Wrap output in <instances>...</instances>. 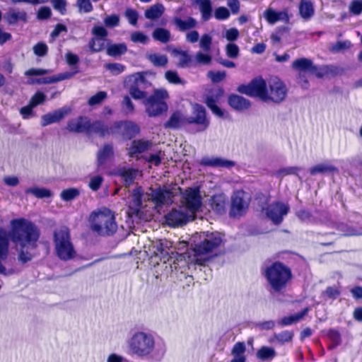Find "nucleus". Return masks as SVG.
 Returning a JSON list of instances; mask_svg holds the SVG:
<instances>
[{
	"instance_id": "nucleus-1",
	"label": "nucleus",
	"mask_w": 362,
	"mask_h": 362,
	"mask_svg": "<svg viewBox=\"0 0 362 362\" xmlns=\"http://www.w3.org/2000/svg\"><path fill=\"white\" fill-rule=\"evenodd\" d=\"M11 240L16 245L18 261L23 264L33 259L31 250L37 247L40 232L38 227L25 218L13 219L11 221Z\"/></svg>"
},
{
	"instance_id": "nucleus-2",
	"label": "nucleus",
	"mask_w": 362,
	"mask_h": 362,
	"mask_svg": "<svg viewBox=\"0 0 362 362\" xmlns=\"http://www.w3.org/2000/svg\"><path fill=\"white\" fill-rule=\"evenodd\" d=\"M148 201H151L156 207L169 204L172 202V193L160 187L151 189L150 193H144L141 187H136L132 190L128 201L132 214L140 216L142 208L146 206L144 203Z\"/></svg>"
},
{
	"instance_id": "nucleus-3",
	"label": "nucleus",
	"mask_w": 362,
	"mask_h": 362,
	"mask_svg": "<svg viewBox=\"0 0 362 362\" xmlns=\"http://www.w3.org/2000/svg\"><path fill=\"white\" fill-rule=\"evenodd\" d=\"M222 243V237L218 232L202 233L199 235V241L194 240L193 250L194 252V262L199 265H203L207 261L211 254Z\"/></svg>"
},
{
	"instance_id": "nucleus-4",
	"label": "nucleus",
	"mask_w": 362,
	"mask_h": 362,
	"mask_svg": "<svg viewBox=\"0 0 362 362\" xmlns=\"http://www.w3.org/2000/svg\"><path fill=\"white\" fill-rule=\"evenodd\" d=\"M90 221L92 230L100 235H113L117 229L115 215L107 208L93 211L90 214Z\"/></svg>"
},
{
	"instance_id": "nucleus-5",
	"label": "nucleus",
	"mask_w": 362,
	"mask_h": 362,
	"mask_svg": "<svg viewBox=\"0 0 362 362\" xmlns=\"http://www.w3.org/2000/svg\"><path fill=\"white\" fill-rule=\"evenodd\" d=\"M127 346L132 354L139 357L151 355L155 350L154 337L145 332H136L127 341Z\"/></svg>"
},
{
	"instance_id": "nucleus-6",
	"label": "nucleus",
	"mask_w": 362,
	"mask_h": 362,
	"mask_svg": "<svg viewBox=\"0 0 362 362\" xmlns=\"http://www.w3.org/2000/svg\"><path fill=\"white\" fill-rule=\"evenodd\" d=\"M265 276L270 286L276 292L284 289L292 277L290 268L279 262H274L267 267Z\"/></svg>"
},
{
	"instance_id": "nucleus-7",
	"label": "nucleus",
	"mask_w": 362,
	"mask_h": 362,
	"mask_svg": "<svg viewBox=\"0 0 362 362\" xmlns=\"http://www.w3.org/2000/svg\"><path fill=\"white\" fill-rule=\"evenodd\" d=\"M54 243L57 255L62 260L67 261L74 258L76 252L71 241L69 229L62 226L54 232Z\"/></svg>"
},
{
	"instance_id": "nucleus-8",
	"label": "nucleus",
	"mask_w": 362,
	"mask_h": 362,
	"mask_svg": "<svg viewBox=\"0 0 362 362\" xmlns=\"http://www.w3.org/2000/svg\"><path fill=\"white\" fill-rule=\"evenodd\" d=\"M153 247L156 249L154 253L156 257H160L164 263L168 262L171 270H177L185 266L184 256L178 253H174L172 249V243L167 240L157 242Z\"/></svg>"
},
{
	"instance_id": "nucleus-9",
	"label": "nucleus",
	"mask_w": 362,
	"mask_h": 362,
	"mask_svg": "<svg viewBox=\"0 0 362 362\" xmlns=\"http://www.w3.org/2000/svg\"><path fill=\"white\" fill-rule=\"evenodd\" d=\"M168 97V92H154L145 101L146 112L150 117L158 116L168 110V105L164 102Z\"/></svg>"
},
{
	"instance_id": "nucleus-10",
	"label": "nucleus",
	"mask_w": 362,
	"mask_h": 362,
	"mask_svg": "<svg viewBox=\"0 0 362 362\" xmlns=\"http://www.w3.org/2000/svg\"><path fill=\"white\" fill-rule=\"evenodd\" d=\"M194 215L188 212L185 207L180 206L178 209H173L165 216L166 223L172 227L182 226L191 220H193Z\"/></svg>"
},
{
	"instance_id": "nucleus-11",
	"label": "nucleus",
	"mask_w": 362,
	"mask_h": 362,
	"mask_svg": "<svg viewBox=\"0 0 362 362\" xmlns=\"http://www.w3.org/2000/svg\"><path fill=\"white\" fill-rule=\"evenodd\" d=\"M182 206L188 212L193 215L199 210L202 205V198L197 189H187L182 195Z\"/></svg>"
},
{
	"instance_id": "nucleus-12",
	"label": "nucleus",
	"mask_w": 362,
	"mask_h": 362,
	"mask_svg": "<svg viewBox=\"0 0 362 362\" xmlns=\"http://www.w3.org/2000/svg\"><path fill=\"white\" fill-rule=\"evenodd\" d=\"M264 211L268 218L274 224L279 225L282 222L284 216L288 213L289 206L288 204L276 202L269 204Z\"/></svg>"
},
{
	"instance_id": "nucleus-13",
	"label": "nucleus",
	"mask_w": 362,
	"mask_h": 362,
	"mask_svg": "<svg viewBox=\"0 0 362 362\" xmlns=\"http://www.w3.org/2000/svg\"><path fill=\"white\" fill-rule=\"evenodd\" d=\"M248 205L247 194L244 192L238 191L235 192L232 197L230 216H242L246 211Z\"/></svg>"
},
{
	"instance_id": "nucleus-14",
	"label": "nucleus",
	"mask_w": 362,
	"mask_h": 362,
	"mask_svg": "<svg viewBox=\"0 0 362 362\" xmlns=\"http://www.w3.org/2000/svg\"><path fill=\"white\" fill-rule=\"evenodd\" d=\"M71 112L69 106H64L41 117V126L46 127L53 123H58Z\"/></svg>"
},
{
	"instance_id": "nucleus-15",
	"label": "nucleus",
	"mask_w": 362,
	"mask_h": 362,
	"mask_svg": "<svg viewBox=\"0 0 362 362\" xmlns=\"http://www.w3.org/2000/svg\"><path fill=\"white\" fill-rule=\"evenodd\" d=\"M192 115L187 117V124H196L206 129L209 125V120L206 118L205 108L197 103L192 105Z\"/></svg>"
},
{
	"instance_id": "nucleus-16",
	"label": "nucleus",
	"mask_w": 362,
	"mask_h": 362,
	"mask_svg": "<svg viewBox=\"0 0 362 362\" xmlns=\"http://www.w3.org/2000/svg\"><path fill=\"white\" fill-rule=\"evenodd\" d=\"M292 68L298 71L300 73L308 71L315 74L318 78L323 76V74L319 71L318 67L313 64L312 60L310 59L304 57L296 59L292 63Z\"/></svg>"
},
{
	"instance_id": "nucleus-17",
	"label": "nucleus",
	"mask_w": 362,
	"mask_h": 362,
	"mask_svg": "<svg viewBox=\"0 0 362 362\" xmlns=\"http://www.w3.org/2000/svg\"><path fill=\"white\" fill-rule=\"evenodd\" d=\"M250 97L258 98L264 103H279L286 97V92H243Z\"/></svg>"
},
{
	"instance_id": "nucleus-18",
	"label": "nucleus",
	"mask_w": 362,
	"mask_h": 362,
	"mask_svg": "<svg viewBox=\"0 0 362 362\" xmlns=\"http://www.w3.org/2000/svg\"><path fill=\"white\" fill-rule=\"evenodd\" d=\"M46 99V96L43 92H36V93L30 98L28 105L21 108L20 113L24 119H28L35 116L33 109L36 106L42 104Z\"/></svg>"
},
{
	"instance_id": "nucleus-19",
	"label": "nucleus",
	"mask_w": 362,
	"mask_h": 362,
	"mask_svg": "<svg viewBox=\"0 0 362 362\" xmlns=\"http://www.w3.org/2000/svg\"><path fill=\"white\" fill-rule=\"evenodd\" d=\"M220 95L207 94L204 97V103L211 112L218 117L223 119H229L230 115L226 111L222 110L218 106L219 103Z\"/></svg>"
},
{
	"instance_id": "nucleus-20",
	"label": "nucleus",
	"mask_w": 362,
	"mask_h": 362,
	"mask_svg": "<svg viewBox=\"0 0 362 362\" xmlns=\"http://www.w3.org/2000/svg\"><path fill=\"white\" fill-rule=\"evenodd\" d=\"M202 166L230 169L235 166V162L221 157H203L200 162Z\"/></svg>"
},
{
	"instance_id": "nucleus-21",
	"label": "nucleus",
	"mask_w": 362,
	"mask_h": 362,
	"mask_svg": "<svg viewBox=\"0 0 362 362\" xmlns=\"http://www.w3.org/2000/svg\"><path fill=\"white\" fill-rule=\"evenodd\" d=\"M4 19L9 25H16L19 21L25 23L28 22V14L25 11H16L10 8L4 13Z\"/></svg>"
},
{
	"instance_id": "nucleus-22",
	"label": "nucleus",
	"mask_w": 362,
	"mask_h": 362,
	"mask_svg": "<svg viewBox=\"0 0 362 362\" xmlns=\"http://www.w3.org/2000/svg\"><path fill=\"white\" fill-rule=\"evenodd\" d=\"M88 118L86 117H78L69 120L66 129L71 132L81 133L86 132L88 127Z\"/></svg>"
},
{
	"instance_id": "nucleus-23",
	"label": "nucleus",
	"mask_w": 362,
	"mask_h": 362,
	"mask_svg": "<svg viewBox=\"0 0 362 362\" xmlns=\"http://www.w3.org/2000/svg\"><path fill=\"white\" fill-rule=\"evenodd\" d=\"M228 104L233 110L238 112L245 111L251 106L250 100L236 94H232L228 97Z\"/></svg>"
},
{
	"instance_id": "nucleus-24",
	"label": "nucleus",
	"mask_w": 362,
	"mask_h": 362,
	"mask_svg": "<svg viewBox=\"0 0 362 362\" xmlns=\"http://www.w3.org/2000/svg\"><path fill=\"white\" fill-rule=\"evenodd\" d=\"M311 175L315 176L318 174H338L339 169L329 162L318 163L309 169Z\"/></svg>"
},
{
	"instance_id": "nucleus-25",
	"label": "nucleus",
	"mask_w": 362,
	"mask_h": 362,
	"mask_svg": "<svg viewBox=\"0 0 362 362\" xmlns=\"http://www.w3.org/2000/svg\"><path fill=\"white\" fill-rule=\"evenodd\" d=\"M236 90H268L267 83L262 76L255 77L247 84L240 85Z\"/></svg>"
},
{
	"instance_id": "nucleus-26",
	"label": "nucleus",
	"mask_w": 362,
	"mask_h": 362,
	"mask_svg": "<svg viewBox=\"0 0 362 362\" xmlns=\"http://www.w3.org/2000/svg\"><path fill=\"white\" fill-rule=\"evenodd\" d=\"M116 130L112 128L109 129L108 127L101 121H95L93 123L88 119V134H96L100 136H105L110 133H115Z\"/></svg>"
},
{
	"instance_id": "nucleus-27",
	"label": "nucleus",
	"mask_w": 362,
	"mask_h": 362,
	"mask_svg": "<svg viewBox=\"0 0 362 362\" xmlns=\"http://www.w3.org/2000/svg\"><path fill=\"white\" fill-rule=\"evenodd\" d=\"M152 143L144 139L134 140L129 148L128 154L130 157H135L149 149Z\"/></svg>"
},
{
	"instance_id": "nucleus-28",
	"label": "nucleus",
	"mask_w": 362,
	"mask_h": 362,
	"mask_svg": "<svg viewBox=\"0 0 362 362\" xmlns=\"http://www.w3.org/2000/svg\"><path fill=\"white\" fill-rule=\"evenodd\" d=\"M185 124H187V117L184 116L180 111H175L164 124V127L175 129L180 128Z\"/></svg>"
},
{
	"instance_id": "nucleus-29",
	"label": "nucleus",
	"mask_w": 362,
	"mask_h": 362,
	"mask_svg": "<svg viewBox=\"0 0 362 362\" xmlns=\"http://www.w3.org/2000/svg\"><path fill=\"white\" fill-rule=\"evenodd\" d=\"M112 129H120L122 134L130 139L139 132L137 125L132 122H118L113 124Z\"/></svg>"
},
{
	"instance_id": "nucleus-30",
	"label": "nucleus",
	"mask_w": 362,
	"mask_h": 362,
	"mask_svg": "<svg viewBox=\"0 0 362 362\" xmlns=\"http://www.w3.org/2000/svg\"><path fill=\"white\" fill-rule=\"evenodd\" d=\"M138 173L139 171L134 168H123L117 171V175L121 177L126 186H129L134 183Z\"/></svg>"
},
{
	"instance_id": "nucleus-31",
	"label": "nucleus",
	"mask_w": 362,
	"mask_h": 362,
	"mask_svg": "<svg viewBox=\"0 0 362 362\" xmlns=\"http://www.w3.org/2000/svg\"><path fill=\"white\" fill-rule=\"evenodd\" d=\"M73 74L69 72L59 74L57 75H52L48 76H44L41 78L33 80V83H37L38 84H52L64 79L70 78Z\"/></svg>"
},
{
	"instance_id": "nucleus-32",
	"label": "nucleus",
	"mask_w": 362,
	"mask_h": 362,
	"mask_svg": "<svg viewBox=\"0 0 362 362\" xmlns=\"http://www.w3.org/2000/svg\"><path fill=\"white\" fill-rule=\"evenodd\" d=\"M298 10L300 16L305 20L310 19L315 13L313 4L308 0H300Z\"/></svg>"
},
{
	"instance_id": "nucleus-33",
	"label": "nucleus",
	"mask_w": 362,
	"mask_h": 362,
	"mask_svg": "<svg viewBox=\"0 0 362 362\" xmlns=\"http://www.w3.org/2000/svg\"><path fill=\"white\" fill-rule=\"evenodd\" d=\"M132 78H133L134 86H132L129 90H140L139 86L148 88L151 86V83L146 79V74L143 72L136 73Z\"/></svg>"
},
{
	"instance_id": "nucleus-34",
	"label": "nucleus",
	"mask_w": 362,
	"mask_h": 362,
	"mask_svg": "<svg viewBox=\"0 0 362 362\" xmlns=\"http://www.w3.org/2000/svg\"><path fill=\"white\" fill-rule=\"evenodd\" d=\"M226 197L223 194H216L211 199V206L218 214H223L226 210Z\"/></svg>"
},
{
	"instance_id": "nucleus-35",
	"label": "nucleus",
	"mask_w": 362,
	"mask_h": 362,
	"mask_svg": "<svg viewBox=\"0 0 362 362\" xmlns=\"http://www.w3.org/2000/svg\"><path fill=\"white\" fill-rule=\"evenodd\" d=\"M10 233L0 229V259H6L8 254Z\"/></svg>"
},
{
	"instance_id": "nucleus-36",
	"label": "nucleus",
	"mask_w": 362,
	"mask_h": 362,
	"mask_svg": "<svg viewBox=\"0 0 362 362\" xmlns=\"http://www.w3.org/2000/svg\"><path fill=\"white\" fill-rule=\"evenodd\" d=\"M334 228L341 233L342 235H360L362 233L356 228L343 222L333 223Z\"/></svg>"
},
{
	"instance_id": "nucleus-37",
	"label": "nucleus",
	"mask_w": 362,
	"mask_h": 362,
	"mask_svg": "<svg viewBox=\"0 0 362 362\" xmlns=\"http://www.w3.org/2000/svg\"><path fill=\"white\" fill-rule=\"evenodd\" d=\"M165 8L163 4H156L150 6L145 11L144 16L146 18L156 20L159 18L164 13Z\"/></svg>"
},
{
	"instance_id": "nucleus-38",
	"label": "nucleus",
	"mask_w": 362,
	"mask_h": 362,
	"mask_svg": "<svg viewBox=\"0 0 362 362\" xmlns=\"http://www.w3.org/2000/svg\"><path fill=\"white\" fill-rule=\"evenodd\" d=\"M113 147L111 144H105L98 153V163L99 165H103L108 159L113 156Z\"/></svg>"
},
{
	"instance_id": "nucleus-39",
	"label": "nucleus",
	"mask_w": 362,
	"mask_h": 362,
	"mask_svg": "<svg viewBox=\"0 0 362 362\" xmlns=\"http://www.w3.org/2000/svg\"><path fill=\"white\" fill-rule=\"evenodd\" d=\"M174 23L180 31L192 29L197 25V21L192 17H188L187 20L176 17L174 18Z\"/></svg>"
},
{
	"instance_id": "nucleus-40",
	"label": "nucleus",
	"mask_w": 362,
	"mask_h": 362,
	"mask_svg": "<svg viewBox=\"0 0 362 362\" xmlns=\"http://www.w3.org/2000/svg\"><path fill=\"white\" fill-rule=\"evenodd\" d=\"M282 15L287 17V13L286 12H276L271 8L266 9L264 12L265 19L270 24H274L280 21Z\"/></svg>"
},
{
	"instance_id": "nucleus-41",
	"label": "nucleus",
	"mask_w": 362,
	"mask_h": 362,
	"mask_svg": "<svg viewBox=\"0 0 362 362\" xmlns=\"http://www.w3.org/2000/svg\"><path fill=\"white\" fill-rule=\"evenodd\" d=\"M307 312L308 309L305 308L300 313H298L293 315L284 317L279 322V324L281 326H288L294 324L300 321L305 315Z\"/></svg>"
},
{
	"instance_id": "nucleus-42",
	"label": "nucleus",
	"mask_w": 362,
	"mask_h": 362,
	"mask_svg": "<svg viewBox=\"0 0 362 362\" xmlns=\"http://www.w3.org/2000/svg\"><path fill=\"white\" fill-rule=\"evenodd\" d=\"M25 194H31L38 199L48 198L52 195V192L44 187H30L25 189Z\"/></svg>"
},
{
	"instance_id": "nucleus-43",
	"label": "nucleus",
	"mask_w": 362,
	"mask_h": 362,
	"mask_svg": "<svg viewBox=\"0 0 362 362\" xmlns=\"http://www.w3.org/2000/svg\"><path fill=\"white\" fill-rule=\"evenodd\" d=\"M127 47L124 43L113 44L107 47V54L110 57H117L126 53Z\"/></svg>"
},
{
	"instance_id": "nucleus-44",
	"label": "nucleus",
	"mask_w": 362,
	"mask_h": 362,
	"mask_svg": "<svg viewBox=\"0 0 362 362\" xmlns=\"http://www.w3.org/2000/svg\"><path fill=\"white\" fill-rule=\"evenodd\" d=\"M106 37H92L88 46L93 52H100L105 48Z\"/></svg>"
},
{
	"instance_id": "nucleus-45",
	"label": "nucleus",
	"mask_w": 362,
	"mask_h": 362,
	"mask_svg": "<svg viewBox=\"0 0 362 362\" xmlns=\"http://www.w3.org/2000/svg\"><path fill=\"white\" fill-rule=\"evenodd\" d=\"M174 52L180 55L178 66L182 68L189 67L192 64V57L187 51L175 49Z\"/></svg>"
},
{
	"instance_id": "nucleus-46",
	"label": "nucleus",
	"mask_w": 362,
	"mask_h": 362,
	"mask_svg": "<svg viewBox=\"0 0 362 362\" xmlns=\"http://www.w3.org/2000/svg\"><path fill=\"white\" fill-rule=\"evenodd\" d=\"M276 354L274 349L269 346H262L257 352V358L262 361L272 360Z\"/></svg>"
},
{
	"instance_id": "nucleus-47",
	"label": "nucleus",
	"mask_w": 362,
	"mask_h": 362,
	"mask_svg": "<svg viewBox=\"0 0 362 362\" xmlns=\"http://www.w3.org/2000/svg\"><path fill=\"white\" fill-rule=\"evenodd\" d=\"M199 10L202 13V19L205 21H209L211 17L212 6L210 0H200Z\"/></svg>"
},
{
	"instance_id": "nucleus-48",
	"label": "nucleus",
	"mask_w": 362,
	"mask_h": 362,
	"mask_svg": "<svg viewBox=\"0 0 362 362\" xmlns=\"http://www.w3.org/2000/svg\"><path fill=\"white\" fill-rule=\"evenodd\" d=\"M153 37L158 41H160L163 43H166L170 39V33L165 28H157L153 33Z\"/></svg>"
},
{
	"instance_id": "nucleus-49",
	"label": "nucleus",
	"mask_w": 362,
	"mask_h": 362,
	"mask_svg": "<svg viewBox=\"0 0 362 362\" xmlns=\"http://www.w3.org/2000/svg\"><path fill=\"white\" fill-rule=\"evenodd\" d=\"M147 59L157 67L165 66L168 64V57L164 54H150Z\"/></svg>"
},
{
	"instance_id": "nucleus-50",
	"label": "nucleus",
	"mask_w": 362,
	"mask_h": 362,
	"mask_svg": "<svg viewBox=\"0 0 362 362\" xmlns=\"http://www.w3.org/2000/svg\"><path fill=\"white\" fill-rule=\"evenodd\" d=\"M301 170V168L297 166L286 167L279 169L276 171V175L277 177H283L289 175H295L298 176V172Z\"/></svg>"
},
{
	"instance_id": "nucleus-51",
	"label": "nucleus",
	"mask_w": 362,
	"mask_h": 362,
	"mask_svg": "<svg viewBox=\"0 0 362 362\" xmlns=\"http://www.w3.org/2000/svg\"><path fill=\"white\" fill-rule=\"evenodd\" d=\"M80 194L78 189L75 188H69L64 189L61 192V198L66 202L71 201L76 198Z\"/></svg>"
},
{
	"instance_id": "nucleus-52",
	"label": "nucleus",
	"mask_w": 362,
	"mask_h": 362,
	"mask_svg": "<svg viewBox=\"0 0 362 362\" xmlns=\"http://www.w3.org/2000/svg\"><path fill=\"white\" fill-rule=\"evenodd\" d=\"M269 90H286L284 83L278 77H272L268 81Z\"/></svg>"
},
{
	"instance_id": "nucleus-53",
	"label": "nucleus",
	"mask_w": 362,
	"mask_h": 362,
	"mask_svg": "<svg viewBox=\"0 0 362 362\" xmlns=\"http://www.w3.org/2000/svg\"><path fill=\"white\" fill-rule=\"evenodd\" d=\"M105 68L113 75H118L122 73L125 69V66L120 63H107Z\"/></svg>"
},
{
	"instance_id": "nucleus-54",
	"label": "nucleus",
	"mask_w": 362,
	"mask_h": 362,
	"mask_svg": "<svg viewBox=\"0 0 362 362\" xmlns=\"http://www.w3.org/2000/svg\"><path fill=\"white\" fill-rule=\"evenodd\" d=\"M76 5L80 12L90 13L93 10L90 0H77Z\"/></svg>"
},
{
	"instance_id": "nucleus-55",
	"label": "nucleus",
	"mask_w": 362,
	"mask_h": 362,
	"mask_svg": "<svg viewBox=\"0 0 362 362\" xmlns=\"http://www.w3.org/2000/svg\"><path fill=\"white\" fill-rule=\"evenodd\" d=\"M124 15L131 25H136L138 22L139 14L136 10L132 9L131 8H128L126 9Z\"/></svg>"
},
{
	"instance_id": "nucleus-56",
	"label": "nucleus",
	"mask_w": 362,
	"mask_h": 362,
	"mask_svg": "<svg viewBox=\"0 0 362 362\" xmlns=\"http://www.w3.org/2000/svg\"><path fill=\"white\" fill-rule=\"evenodd\" d=\"M214 16L217 20L219 21L226 20L230 16V11L227 8L224 6H220L216 8Z\"/></svg>"
},
{
	"instance_id": "nucleus-57",
	"label": "nucleus",
	"mask_w": 362,
	"mask_h": 362,
	"mask_svg": "<svg viewBox=\"0 0 362 362\" xmlns=\"http://www.w3.org/2000/svg\"><path fill=\"white\" fill-rule=\"evenodd\" d=\"M33 52L38 57H44L47 54L48 47L45 42H40L33 47Z\"/></svg>"
},
{
	"instance_id": "nucleus-58",
	"label": "nucleus",
	"mask_w": 362,
	"mask_h": 362,
	"mask_svg": "<svg viewBox=\"0 0 362 362\" xmlns=\"http://www.w3.org/2000/svg\"><path fill=\"white\" fill-rule=\"evenodd\" d=\"M104 23L108 28L117 27L119 23V17L117 14L107 16L104 19Z\"/></svg>"
},
{
	"instance_id": "nucleus-59",
	"label": "nucleus",
	"mask_w": 362,
	"mask_h": 362,
	"mask_svg": "<svg viewBox=\"0 0 362 362\" xmlns=\"http://www.w3.org/2000/svg\"><path fill=\"white\" fill-rule=\"evenodd\" d=\"M239 51L238 46L235 43H228L226 47V55L230 58H236Z\"/></svg>"
},
{
	"instance_id": "nucleus-60",
	"label": "nucleus",
	"mask_w": 362,
	"mask_h": 362,
	"mask_svg": "<svg viewBox=\"0 0 362 362\" xmlns=\"http://www.w3.org/2000/svg\"><path fill=\"white\" fill-rule=\"evenodd\" d=\"M103 182V178L102 176H100V175L93 176L90 179L88 186L93 191H97L100 189Z\"/></svg>"
},
{
	"instance_id": "nucleus-61",
	"label": "nucleus",
	"mask_w": 362,
	"mask_h": 362,
	"mask_svg": "<svg viewBox=\"0 0 362 362\" xmlns=\"http://www.w3.org/2000/svg\"><path fill=\"white\" fill-rule=\"evenodd\" d=\"M293 337V332L289 331H284L274 335L275 339L281 343H285L291 341Z\"/></svg>"
},
{
	"instance_id": "nucleus-62",
	"label": "nucleus",
	"mask_w": 362,
	"mask_h": 362,
	"mask_svg": "<svg viewBox=\"0 0 362 362\" xmlns=\"http://www.w3.org/2000/svg\"><path fill=\"white\" fill-rule=\"evenodd\" d=\"M53 8L58 11L62 15L66 11V1L65 0H51Z\"/></svg>"
},
{
	"instance_id": "nucleus-63",
	"label": "nucleus",
	"mask_w": 362,
	"mask_h": 362,
	"mask_svg": "<svg viewBox=\"0 0 362 362\" xmlns=\"http://www.w3.org/2000/svg\"><path fill=\"white\" fill-rule=\"evenodd\" d=\"M349 11L354 15H359L362 13V0H354L349 5Z\"/></svg>"
},
{
	"instance_id": "nucleus-64",
	"label": "nucleus",
	"mask_w": 362,
	"mask_h": 362,
	"mask_svg": "<svg viewBox=\"0 0 362 362\" xmlns=\"http://www.w3.org/2000/svg\"><path fill=\"white\" fill-rule=\"evenodd\" d=\"M212 39L208 34H204L202 36L200 40V47L206 52L211 49Z\"/></svg>"
}]
</instances>
